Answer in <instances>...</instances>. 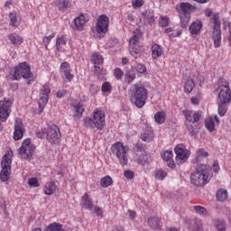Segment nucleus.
I'll use <instances>...</instances> for the list:
<instances>
[{
    "instance_id": "f257e3e1",
    "label": "nucleus",
    "mask_w": 231,
    "mask_h": 231,
    "mask_svg": "<svg viewBox=\"0 0 231 231\" xmlns=\"http://www.w3.org/2000/svg\"><path fill=\"white\" fill-rule=\"evenodd\" d=\"M130 102L142 109L147 102V89L143 86L134 85L130 89Z\"/></svg>"
},
{
    "instance_id": "f03ea898",
    "label": "nucleus",
    "mask_w": 231,
    "mask_h": 231,
    "mask_svg": "<svg viewBox=\"0 0 231 231\" xmlns=\"http://www.w3.org/2000/svg\"><path fill=\"white\" fill-rule=\"evenodd\" d=\"M190 181L197 187L207 185L208 183V167L206 164H198L190 176Z\"/></svg>"
},
{
    "instance_id": "7ed1b4c3",
    "label": "nucleus",
    "mask_w": 231,
    "mask_h": 231,
    "mask_svg": "<svg viewBox=\"0 0 231 231\" xmlns=\"http://www.w3.org/2000/svg\"><path fill=\"white\" fill-rule=\"evenodd\" d=\"M211 19L213 21L212 41L214 46L215 48H221V21L219 20V14H213Z\"/></svg>"
},
{
    "instance_id": "20e7f679",
    "label": "nucleus",
    "mask_w": 231,
    "mask_h": 231,
    "mask_svg": "<svg viewBox=\"0 0 231 231\" xmlns=\"http://www.w3.org/2000/svg\"><path fill=\"white\" fill-rule=\"evenodd\" d=\"M33 152H35V145L32 143L31 139H25L18 149V156L22 160H31Z\"/></svg>"
},
{
    "instance_id": "39448f33",
    "label": "nucleus",
    "mask_w": 231,
    "mask_h": 231,
    "mask_svg": "<svg viewBox=\"0 0 231 231\" xmlns=\"http://www.w3.org/2000/svg\"><path fill=\"white\" fill-rule=\"evenodd\" d=\"M1 165L0 180L1 181H8V178L12 174V155H10V152L4 155Z\"/></svg>"
},
{
    "instance_id": "423d86ee",
    "label": "nucleus",
    "mask_w": 231,
    "mask_h": 231,
    "mask_svg": "<svg viewBox=\"0 0 231 231\" xmlns=\"http://www.w3.org/2000/svg\"><path fill=\"white\" fill-rule=\"evenodd\" d=\"M112 152L118 158L121 165H127V162H129V158L127 157V147L124 146L122 143L118 142L113 144Z\"/></svg>"
},
{
    "instance_id": "0eeeda50",
    "label": "nucleus",
    "mask_w": 231,
    "mask_h": 231,
    "mask_svg": "<svg viewBox=\"0 0 231 231\" xmlns=\"http://www.w3.org/2000/svg\"><path fill=\"white\" fill-rule=\"evenodd\" d=\"M32 77H33V74H32V70L28 63L23 62L15 67L14 73V80H20V79H32Z\"/></svg>"
},
{
    "instance_id": "6e6552de",
    "label": "nucleus",
    "mask_w": 231,
    "mask_h": 231,
    "mask_svg": "<svg viewBox=\"0 0 231 231\" xmlns=\"http://www.w3.org/2000/svg\"><path fill=\"white\" fill-rule=\"evenodd\" d=\"M140 37H142L140 33H134L129 41V51L133 57H135V59H137L138 55H140L142 51H143V47L140 46Z\"/></svg>"
},
{
    "instance_id": "1a4fd4ad",
    "label": "nucleus",
    "mask_w": 231,
    "mask_h": 231,
    "mask_svg": "<svg viewBox=\"0 0 231 231\" xmlns=\"http://www.w3.org/2000/svg\"><path fill=\"white\" fill-rule=\"evenodd\" d=\"M229 86L228 81L223 80L222 85L218 88V98L220 102H223L224 104H230L231 102V91Z\"/></svg>"
},
{
    "instance_id": "9d476101",
    "label": "nucleus",
    "mask_w": 231,
    "mask_h": 231,
    "mask_svg": "<svg viewBox=\"0 0 231 231\" xmlns=\"http://www.w3.org/2000/svg\"><path fill=\"white\" fill-rule=\"evenodd\" d=\"M12 113V100L5 98L0 101V122H6Z\"/></svg>"
},
{
    "instance_id": "9b49d317",
    "label": "nucleus",
    "mask_w": 231,
    "mask_h": 231,
    "mask_svg": "<svg viewBox=\"0 0 231 231\" xmlns=\"http://www.w3.org/2000/svg\"><path fill=\"white\" fill-rule=\"evenodd\" d=\"M176 153V162L178 165H181V163H185L187 160H189V156H190V151L185 148L183 144H178L175 149Z\"/></svg>"
},
{
    "instance_id": "f8f14e48",
    "label": "nucleus",
    "mask_w": 231,
    "mask_h": 231,
    "mask_svg": "<svg viewBox=\"0 0 231 231\" xmlns=\"http://www.w3.org/2000/svg\"><path fill=\"white\" fill-rule=\"evenodd\" d=\"M50 93H51V89H50V86L44 85L40 91V99H39V115L44 111V107H46V104H48V100L50 98Z\"/></svg>"
},
{
    "instance_id": "ddd939ff",
    "label": "nucleus",
    "mask_w": 231,
    "mask_h": 231,
    "mask_svg": "<svg viewBox=\"0 0 231 231\" xmlns=\"http://www.w3.org/2000/svg\"><path fill=\"white\" fill-rule=\"evenodd\" d=\"M47 140L50 143H57L60 138V130L57 125H51L46 129Z\"/></svg>"
},
{
    "instance_id": "4468645a",
    "label": "nucleus",
    "mask_w": 231,
    "mask_h": 231,
    "mask_svg": "<svg viewBox=\"0 0 231 231\" xmlns=\"http://www.w3.org/2000/svg\"><path fill=\"white\" fill-rule=\"evenodd\" d=\"M109 30V18L104 14L98 17L96 31L98 35H106Z\"/></svg>"
},
{
    "instance_id": "2eb2a0df",
    "label": "nucleus",
    "mask_w": 231,
    "mask_h": 231,
    "mask_svg": "<svg viewBox=\"0 0 231 231\" xmlns=\"http://www.w3.org/2000/svg\"><path fill=\"white\" fill-rule=\"evenodd\" d=\"M93 120L95 127L102 130L106 125V114L102 110H95L93 113Z\"/></svg>"
},
{
    "instance_id": "dca6fc26",
    "label": "nucleus",
    "mask_w": 231,
    "mask_h": 231,
    "mask_svg": "<svg viewBox=\"0 0 231 231\" xmlns=\"http://www.w3.org/2000/svg\"><path fill=\"white\" fill-rule=\"evenodd\" d=\"M176 10L179 15H190V14L196 10V6L189 3H180V5L176 7Z\"/></svg>"
},
{
    "instance_id": "f3484780",
    "label": "nucleus",
    "mask_w": 231,
    "mask_h": 231,
    "mask_svg": "<svg viewBox=\"0 0 231 231\" xmlns=\"http://www.w3.org/2000/svg\"><path fill=\"white\" fill-rule=\"evenodd\" d=\"M24 134V129L23 128V121L21 118L17 117L14 125V140L17 142L21 140Z\"/></svg>"
},
{
    "instance_id": "a211bd4d",
    "label": "nucleus",
    "mask_w": 231,
    "mask_h": 231,
    "mask_svg": "<svg viewBox=\"0 0 231 231\" xmlns=\"http://www.w3.org/2000/svg\"><path fill=\"white\" fill-rule=\"evenodd\" d=\"M183 115L186 118V124H192L194 122H199L201 118V113L199 112H192L190 110H184Z\"/></svg>"
},
{
    "instance_id": "6ab92c4d",
    "label": "nucleus",
    "mask_w": 231,
    "mask_h": 231,
    "mask_svg": "<svg viewBox=\"0 0 231 231\" xmlns=\"http://www.w3.org/2000/svg\"><path fill=\"white\" fill-rule=\"evenodd\" d=\"M61 73L64 74L65 80L67 82H71L73 80V74H71V69L68 62H63L60 66Z\"/></svg>"
},
{
    "instance_id": "aec40b11",
    "label": "nucleus",
    "mask_w": 231,
    "mask_h": 231,
    "mask_svg": "<svg viewBox=\"0 0 231 231\" xmlns=\"http://www.w3.org/2000/svg\"><path fill=\"white\" fill-rule=\"evenodd\" d=\"M201 28H203V22L197 20L190 24L189 32L191 35H199L201 33Z\"/></svg>"
},
{
    "instance_id": "412c9836",
    "label": "nucleus",
    "mask_w": 231,
    "mask_h": 231,
    "mask_svg": "<svg viewBox=\"0 0 231 231\" xmlns=\"http://www.w3.org/2000/svg\"><path fill=\"white\" fill-rule=\"evenodd\" d=\"M216 124L217 125H219V118L217 116H215L214 117H208L205 122V127L208 129V131L212 133L216 127Z\"/></svg>"
},
{
    "instance_id": "4be33fe9",
    "label": "nucleus",
    "mask_w": 231,
    "mask_h": 231,
    "mask_svg": "<svg viewBox=\"0 0 231 231\" xmlns=\"http://www.w3.org/2000/svg\"><path fill=\"white\" fill-rule=\"evenodd\" d=\"M172 151L170 150L164 152V153L162 155V160L166 162L167 166L174 169V167H176V164H174V161H172Z\"/></svg>"
},
{
    "instance_id": "5701e85b",
    "label": "nucleus",
    "mask_w": 231,
    "mask_h": 231,
    "mask_svg": "<svg viewBox=\"0 0 231 231\" xmlns=\"http://www.w3.org/2000/svg\"><path fill=\"white\" fill-rule=\"evenodd\" d=\"M87 22L88 21L86 20V16H84L83 14H80L79 16H78L74 20L76 30H79V31L84 30V26Z\"/></svg>"
},
{
    "instance_id": "b1692460",
    "label": "nucleus",
    "mask_w": 231,
    "mask_h": 231,
    "mask_svg": "<svg viewBox=\"0 0 231 231\" xmlns=\"http://www.w3.org/2000/svg\"><path fill=\"white\" fill-rule=\"evenodd\" d=\"M81 203L83 206V208H86L87 210H93V202L91 201V199H89V196L88 193H85L81 199Z\"/></svg>"
},
{
    "instance_id": "393cba45",
    "label": "nucleus",
    "mask_w": 231,
    "mask_h": 231,
    "mask_svg": "<svg viewBox=\"0 0 231 231\" xmlns=\"http://www.w3.org/2000/svg\"><path fill=\"white\" fill-rule=\"evenodd\" d=\"M135 162L139 165H145L146 163H149V155H147L146 152L143 153H135Z\"/></svg>"
},
{
    "instance_id": "a878e982",
    "label": "nucleus",
    "mask_w": 231,
    "mask_h": 231,
    "mask_svg": "<svg viewBox=\"0 0 231 231\" xmlns=\"http://www.w3.org/2000/svg\"><path fill=\"white\" fill-rule=\"evenodd\" d=\"M163 54V49L159 44H153L152 46V59H159Z\"/></svg>"
},
{
    "instance_id": "bb28decb",
    "label": "nucleus",
    "mask_w": 231,
    "mask_h": 231,
    "mask_svg": "<svg viewBox=\"0 0 231 231\" xmlns=\"http://www.w3.org/2000/svg\"><path fill=\"white\" fill-rule=\"evenodd\" d=\"M57 191V185L53 181L47 182L44 187V193L47 196H51V194Z\"/></svg>"
},
{
    "instance_id": "cd10ccee",
    "label": "nucleus",
    "mask_w": 231,
    "mask_h": 231,
    "mask_svg": "<svg viewBox=\"0 0 231 231\" xmlns=\"http://www.w3.org/2000/svg\"><path fill=\"white\" fill-rule=\"evenodd\" d=\"M141 139L143 142H152L154 140V132L152 130H144L143 133L141 134Z\"/></svg>"
},
{
    "instance_id": "c85d7f7f",
    "label": "nucleus",
    "mask_w": 231,
    "mask_h": 231,
    "mask_svg": "<svg viewBox=\"0 0 231 231\" xmlns=\"http://www.w3.org/2000/svg\"><path fill=\"white\" fill-rule=\"evenodd\" d=\"M8 39L12 44H14L15 46L23 44V38L17 33L9 34Z\"/></svg>"
},
{
    "instance_id": "c756f323",
    "label": "nucleus",
    "mask_w": 231,
    "mask_h": 231,
    "mask_svg": "<svg viewBox=\"0 0 231 231\" xmlns=\"http://www.w3.org/2000/svg\"><path fill=\"white\" fill-rule=\"evenodd\" d=\"M217 199L218 201H226V199H228V191L224 189H220L217 191Z\"/></svg>"
},
{
    "instance_id": "7c9ffc66",
    "label": "nucleus",
    "mask_w": 231,
    "mask_h": 231,
    "mask_svg": "<svg viewBox=\"0 0 231 231\" xmlns=\"http://www.w3.org/2000/svg\"><path fill=\"white\" fill-rule=\"evenodd\" d=\"M143 17L146 19L150 26H152L154 24V14H152L151 11L146 10L143 13Z\"/></svg>"
},
{
    "instance_id": "2f4dec72",
    "label": "nucleus",
    "mask_w": 231,
    "mask_h": 231,
    "mask_svg": "<svg viewBox=\"0 0 231 231\" xmlns=\"http://www.w3.org/2000/svg\"><path fill=\"white\" fill-rule=\"evenodd\" d=\"M181 28H187L190 23V14H180Z\"/></svg>"
},
{
    "instance_id": "473e14b6",
    "label": "nucleus",
    "mask_w": 231,
    "mask_h": 231,
    "mask_svg": "<svg viewBox=\"0 0 231 231\" xmlns=\"http://www.w3.org/2000/svg\"><path fill=\"white\" fill-rule=\"evenodd\" d=\"M100 185L104 189H107V187H111V185H113V179L109 176L103 177L100 180Z\"/></svg>"
},
{
    "instance_id": "72a5a7b5",
    "label": "nucleus",
    "mask_w": 231,
    "mask_h": 231,
    "mask_svg": "<svg viewBox=\"0 0 231 231\" xmlns=\"http://www.w3.org/2000/svg\"><path fill=\"white\" fill-rule=\"evenodd\" d=\"M187 129L190 133L191 136H194L198 131V122L186 123Z\"/></svg>"
},
{
    "instance_id": "f704fd0d",
    "label": "nucleus",
    "mask_w": 231,
    "mask_h": 231,
    "mask_svg": "<svg viewBox=\"0 0 231 231\" xmlns=\"http://www.w3.org/2000/svg\"><path fill=\"white\" fill-rule=\"evenodd\" d=\"M194 80L193 79H188L184 84V91L185 93H191L192 89H194Z\"/></svg>"
},
{
    "instance_id": "c9c22d12",
    "label": "nucleus",
    "mask_w": 231,
    "mask_h": 231,
    "mask_svg": "<svg viewBox=\"0 0 231 231\" xmlns=\"http://www.w3.org/2000/svg\"><path fill=\"white\" fill-rule=\"evenodd\" d=\"M208 152L201 148L196 153L197 162H201L203 158H208Z\"/></svg>"
},
{
    "instance_id": "e433bc0d",
    "label": "nucleus",
    "mask_w": 231,
    "mask_h": 231,
    "mask_svg": "<svg viewBox=\"0 0 231 231\" xmlns=\"http://www.w3.org/2000/svg\"><path fill=\"white\" fill-rule=\"evenodd\" d=\"M136 79V74L133 70L126 71L125 74V82H128V84H131L133 80Z\"/></svg>"
},
{
    "instance_id": "4c0bfd02",
    "label": "nucleus",
    "mask_w": 231,
    "mask_h": 231,
    "mask_svg": "<svg viewBox=\"0 0 231 231\" xmlns=\"http://www.w3.org/2000/svg\"><path fill=\"white\" fill-rule=\"evenodd\" d=\"M91 60L95 66H97V65L102 64V62H104V58H102V55H100L98 53H94L92 55Z\"/></svg>"
},
{
    "instance_id": "58836bf2",
    "label": "nucleus",
    "mask_w": 231,
    "mask_h": 231,
    "mask_svg": "<svg viewBox=\"0 0 231 231\" xmlns=\"http://www.w3.org/2000/svg\"><path fill=\"white\" fill-rule=\"evenodd\" d=\"M45 231H62V226L54 222L52 224H50L46 227Z\"/></svg>"
},
{
    "instance_id": "ea45409f",
    "label": "nucleus",
    "mask_w": 231,
    "mask_h": 231,
    "mask_svg": "<svg viewBox=\"0 0 231 231\" xmlns=\"http://www.w3.org/2000/svg\"><path fill=\"white\" fill-rule=\"evenodd\" d=\"M165 113L164 112H157L154 116V119L156 124H163L165 122Z\"/></svg>"
},
{
    "instance_id": "a19ab883",
    "label": "nucleus",
    "mask_w": 231,
    "mask_h": 231,
    "mask_svg": "<svg viewBox=\"0 0 231 231\" xmlns=\"http://www.w3.org/2000/svg\"><path fill=\"white\" fill-rule=\"evenodd\" d=\"M148 224L152 226V228H158V226H160V218L157 217H152L148 218Z\"/></svg>"
},
{
    "instance_id": "79ce46f5",
    "label": "nucleus",
    "mask_w": 231,
    "mask_h": 231,
    "mask_svg": "<svg viewBox=\"0 0 231 231\" xmlns=\"http://www.w3.org/2000/svg\"><path fill=\"white\" fill-rule=\"evenodd\" d=\"M66 46V38L60 37L56 41V48L58 51H62V49Z\"/></svg>"
},
{
    "instance_id": "37998d69",
    "label": "nucleus",
    "mask_w": 231,
    "mask_h": 231,
    "mask_svg": "<svg viewBox=\"0 0 231 231\" xmlns=\"http://www.w3.org/2000/svg\"><path fill=\"white\" fill-rule=\"evenodd\" d=\"M226 104L228 103H223V102H219L218 104V115L219 116H225V115H226Z\"/></svg>"
},
{
    "instance_id": "c03bdc74",
    "label": "nucleus",
    "mask_w": 231,
    "mask_h": 231,
    "mask_svg": "<svg viewBox=\"0 0 231 231\" xmlns=\"http://www.w3.org/2000/svg\"><path fill=\"white\" fill-rule=\"evenodd\" d=\"M215 226H216L217 231L226 230V224H225V221H223V220H217L215 222Z\"/></svg>"
},
{
    "instance_id": "a18cd8bd",
    "label": "nucleus",
    "mask_w": 231,
    "mask_h": 231,
    "mask_svg": "<svg viewBox=\"0 0 231 231\" xmlns=\"http://www.w3.org/2000/svg\"><path fill=\"white\" fill-rule=\"evenodd\" d=\"M194 210L197 212V214H199L200 216H208V212L207 211V208L201 206H194Z\"/></svg>"
},
{
    "instance_id": "49530a36",
    "label": "nucleus",
    "mask_w": 231,
    "mask_h": 231,
    "mask_svg": "<svg viewBox=\"0 0 231 231\" xmlns=\"http://www.w3.org/2000/svg\"><path fill=\"white\" fill-rule=\"evenodd\" d=\"M167 177V171H164L163 170H159L155 173V180H159L160 181L165 180Z\"/></svg>"
},
{
    "instance_id": "de8ad7c7",
    "label": "nucleus",
    "mask_w": 231,
    "mask_h": 231,
    "mask_svg": "<svg viewBox=\"0 0 231 231\" xmlns=\"http://www.w3.org/2000/svg\"><path fill=\"white\" fill-rule=\"evenodd\" d=\"M9 19L11 26H17V13H10Z\"/></svg>"
},
{
    "instance_id": "09e8293b",
    "label": "nucleus",
    "mask_w": 231,
    "mask_h": 231,
    "mask_svg": "<svg viewBox=\"0 0 231 231\" xmlns=\"http://www.w3.org/2000/svg\"><path fill=\"white\" fill-rule=\"evenodd\" d=\"M84 125L85 127L93 129L95 127V121L91 117H87L84 119Z\"/></svg>"
},
{
    "instance_id": "8fccbe9b",
    "label": "nucleus",
    "mask_w": 231,
    "mask_h": 231,
    "mask_svg": "<svg viewBox=\"0 0 231 231\" xmlns=\"http://www.w3.org/2000/svg\"><path fill=\"white\" fill-rule=\"evenodd\" d=\"M57 6L59 10H64V8H68V6H69V1L61 0L58 2Z\"/></svg>"
},
{
    "instance_id": "3c124183",
    "label": "nucleus",
    "mask_w": 231,
    "mask_h": 231,
    "mask_svg": "<svg viewBox=\"0 0 231 231\" xmlns=\"http://www.w3.org/2000/svg\"><path fill=\"white\" fill-rule=\"evenodd\" d=\"M93 212H94V214H96V216H97V217H104V210H102V208H100L98 206L94 207Z\"/></svg>"
},
{
    "instance_id": "603ef678",
    "label": "nucleus",
    "mask_w": 231,
    "mask_h": 231,
    "mask_svg": "<svg viewBox=\"0 0 231 231\" xmlns=\"http://www.w3.org/2000/svg\"><path fill=\"white\" fill-rule=\"evenodd\" d=\"M159 24L161 26H162L163 28H165L166 26H169V17H167V16L161 17V19L159 21Z\"/></svg>"
},
{
    "instance_id": "864d4df0",
    "label": "nucleus",
    "mask_w": 231,
    "mask_h": 231,
    "mask_svg": "<svg viewBox=\"0 0 231 231\" xmlns=\"http://www.w3.org/2000/svg\"><path fill=\"white\" fill-rule=\"evenodd\" d=\"M75 112L77 116H82V113H84V106L82 105L75 106Z\"/></svg>"
},
{
    "instance_id": "5fc2aeb1",
    "label": "nucleus",
    "mask_w": 231,
    "mask_h": 231,
    "mask_svg": "<svg viewBox=\"0 0 231 231\" xmlns=\"http://www.w3.org/2000/svg\"><path fill=\"white\" fill-rule=\"evenodd\" d=\"M132 6L134 8H140V7L143 6V0H133Z\"/></svg>"
},
{
    "instance_id": "6e6d98bb",
    "label": "nucleus",
    "mask_w": 231,
    "mask_h": 231,
    "mask_svg": "<svg viewBox=\"0 0 231 231\" xmlns=\"http://www.w3.org/2000/svg\"><path fill=\"white\" fill-rule=\"evenodd\" d=\"M28 184L30 187H39V180L37 178H31L28 180Z\"/></svg>"
},
{
    "instance_id": "4d7b16f0",
    "label": "nucleus",
    "mask_w": 231,
    "mask_h": 231,
    "mask_svg": "<svg viewBox=\"0 0 231 231\" xmlns=\"http://www.w3.org/2000/svg\"><path fill=\"white\" fill-rule=\"evenodd\" d=\"M53 37H55V34H51L50 36L43 37L42 41H43V44H45L46 48H48V44H50V42H51V39H53Z\"/></svg>"
},
{
    "instance_id": "13d9d810",
    "label": "nucleus",
    "mask_w": 231,
    "mask_h": 231,
    "mask_svg": "<svg viewBox=\"0 0 231 231\" xmlns=\"http://www.w3.org/2000/svg\"><path fill=\"white\" fill-rule=\"evenodd\" d=\"M136 152L135 154H143L145 152V150L143 149V144L142 143H137L135 146Z\"/></svg>"
},
{
    "instance_id": "bf43d9fd",
    "label": "nucleus",
    "mask_w": 231,
    "mask_h": 231,
    "mask_svg": "<svg viewBox=\"0 0 231 231\" xmlns=\"http://www.w3.org/2000/svg\"><path fill=\"white\" fill-rule=\"evenodd\" d=\"M102 91H103V93H107V92L111 91V84L109 82L103 83Z\"/></svg>"
},
{
    "instance_id": "052dcab7",
    "label": "nucleus",
    "mask_w": 231,
    "mask_h": 231,
    "mask_svg": "<svg viewBox=\"0 0 231 231\" xmlns=\"http://www.w3.org/2000/svg\"><path fill=\"white\" fill-rule=\"evenodd\" d=\"M114 73L117 80H120V79L124 77V70H122L121 69H116Z\"/></svg>"
},
{
    "instance_id": "680f3d73",
    "label": "nucleus",
    "mask_w": 231,
    "mask_h": 231,
    "mask_svg": "<svg viewBox=\"0 0 231 231\" xmlns=\"http://www.w3.org/2000/svg\"><path fill=\"white\" fill-rule=\"evenodd\" d=\"M125 177H126L127 180H133V178H134V172L132 171H125Z\"/></svg>"
},
{
    "instance_id": "e2e57ef3",
    "label": "nucleus",
    "mask_w": 231,
    "mask_h": 231,
    "mask_svg": "<svg viewBox=\"0 0 231 231\" xmlns=\"http://www.w3.org/2000/svg\"><path fill=\"white\" fill-rule=\"evenodd\" d=\"M180 33H181L180 29H178L177 31H171V33L170 34V38L172 39L174 37H180Z\"/></svg>"
},
{
    "instance_id": "0e129e2a",
    "label": "nucleus",
    "mask_w": 231,
    "mask_h": 231,
    "mask_svg": "<svg viewBox=\"0 0 231 231\" xmlns=\"http://www.w3.org/2000/svg\"><path fill=\"white\" fill-rule=\"evenodd\" d=\"M93 71H94V74L97 75V77H98L100 73H102V69L100 68V66L95 65Z\"/></svg>"
},
{
    "instance_id": "69168bd1",
    "label": "nucleus",
    "mask_w": 231,
    "mask_h": 231,
    "mask_svg": "<svg viewBox=\"0 0 231 231\" xmlns=\"http://www.w3.org/2000/svg\"><path fill=\"white\" fill-rule=\"evenodd\" d=\"M193 231H201V223L199 221L195 222Z\"/></svg>"
},
{
    "instance_id": "338daca9",
    "label": "nucleus",
    "mask_w": 231,
    "mask_h": 231,
    "mask_svg": "<svg viewBox=\"0 0 231 231\" xmlns=\"http://www.w3.org/2000/svg\"><path fill=\"white\" fill-rule=\"evenodd\" d=\"M136 70L138 71V73H143L144 71H146V69L143 65H137Z\"/></svg>"
},
{
    "instance_id": "774afa93",
    "label": "nucleus",
    "mask_w": 231,
    "mask_h": 231,
    "mask_svg": "<svg viewBox=\"0 0 231 231\" xmlns=\"http://www.w3.org/2000/svg\"><path fill=\"white\" fill-rule=\"evenodd\" d=\"M228 30H229L228 42H229V46H231V22L228 23Z\"/></svg>"
}]
</instances>
